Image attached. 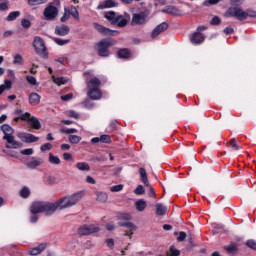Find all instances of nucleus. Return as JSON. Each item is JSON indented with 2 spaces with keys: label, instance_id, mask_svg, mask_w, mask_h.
Returning a JSON list of instances; mask_svg holds the SVG:
<instances>
[{
  "label": "nucleus",
  "instance_id": "25",
  "mask_svg": "<svg viewBox=\"0 0 256 256\" xmlns=\"http://www.w3.org/2000/svg\"><path fill=\"white\" fill-rule=\"evenodd\" d=\"M139 173L142 183L145 185V187H149V178H147V171L145 168H140Z\"/></svg>",
  "mask_w": 256,
  "mask_h": 256
},
{
  "label": "nucleus",
  "instance_id": "14",
  "mask_svg": "<svg viewBox=\"0 0 256 256\" xmlns=\"http://www.w3.org/2000/svg\"><path fill=\"white\" fill-rule=\"evenodd\" d=\"M69 31H71V29L65 24H61L55 27V35H58L59 37H65V35H69Z\"/></svg>",
  "mask_w": 256,
  "mask_h": 256
},
{
  "label": "nucleus",
  "instance_id": "28",
  "mask_svg": "<svg viewBox=\"0 0 256 256\" xmlns=\"http://www.w3.org/2000/svg\"><path fill=\"white\" fill-rule=\"evenodd\" d=\"M75 167L78 171H91V167L87 162H77Z\"/></svg>",
  "mask_w": 256,
  "mask_h": 256
},
{
  "label": "nucleus",
  "instance_id": "26",
  "mask_svg": "<svg viewBox=\"0 0 256 256\" xmlns=\"http://www.w3.org/2000/svg\"><path fill=\"white\" fill-rule=\"evenodd\" d=\"M107 199H109L107 192L96 193V201H99V203H107Z\"/></svg>",
  "mask_w": 256,
  "mask_h": 256
},
{
  "label": "nucleus",
  "instance_id": "64",
  "mask_svg": "<svg viewBox=\"0 0 256 256\" xmlns=\"http://www.w3.org/2000/svg\"><path fill=\"white\" fill-rule=\"evenodd\" d=\"M184 239H187V233H185V232H180L179 233V236H178V238H177V241H183Z\"/></svg>",
  "mask_w": 256,
  "mask_h": 256
},
{
  "label": "nucleus",
  "instance_id": "23",
  "mask_svg": "<svg viewBox=\"0 0 256 256\" xmlns=\"http://www.w3.org/2000/svg\"><path fill=\"white\" fill-rule=\"evenodd\" d=\"M28 101L30 105H39L41 103V96L35 92L30 93Z\"/></svg>",
  "mask_w": 256,
  "mask_h": 256
},
{
  "label": "nucleus",
  "instance_id": "10",
  "mask_svg": "<svg viewBox=\"0 0 256 256\" xmlns=\"http://www.w3.org/2000/svg\"><path fill=\"white\" fill-rule=\"evenodd\" d=\"M17 137L21 139L24 143H37V141H39V137L26 132L17 133Z\"/></svg>",
  "mask_w": 256,
  "mask_h": 256
},
{
  "label": "nucleus",
  "instance_id": "37",
  "mask_svg": "<svg viewBox=\"0 0 256 256\" xmlns=\"http://www.w3.org/2000/svg\"><path fill=\"white\" fill-rule=\"evenodd\" d=\"M225 251H227V253H237L238 249L237 246L233 243H230L227 246H224Z\"/></svg>",
  "mask_w": 256,
  "mask_h": 256
},
{
  "label": "nucleus",
  "instance_id": "21",
  "mask_svg": "<svg viewBox=\"0 0 256 256\" xmlns=\"http://www.w3.org/2000/svg\"><path fill=\"white\" fill-rule=\"evenodd\" d=\"M88 97L93 101L101 99V90L99 88L88 90Z\"/></svg>",
  "mask_w": 256,
  "mask_h": 256
},
{
  "label": "nucleus",
  "instance_id": "4",
  "mask_svg": "<svg viewBox=\"0 0 256 256\" xmlns=\"http://www.w3.org/2000/svg\"><path fill=\"white\" fill-rule=\"evenodd\" d=\"M33 47L37 53V55H41L42 57H47V48L45 47V42L41 37H34Z\"/></svg>",
  "mask_w": 256,
  "mask_h": 256
},
{
  "label": "nucleus",
  "instance_id": "32",
  "mask_svg": "<svg viewBox=\"0 0 256 256\" xmlns=\"http://www.w3.org/2000/svg\"><path fill=\"white\" fill-rule=\"evenodd\" d=\"M66 11L68 12V14L72 17H74V19L79 20V11L77 10V8L75 6H70L68 7V9H66Z\"/></svg>",
  "mask_w": 256,
  "mask_h": 256
},
{
  "label": "nucleus",
  "instance_id": "34",
  "mask_svg": "<svg viewBox=\"0 0 256 256\" xmlns=\"http://www.w3.org/2000/svg\"><path fill=\"white\" fill-rule=\"evenodd\" d=\"M28 123H30V125L32 126V129H41V122H39V119L33 116Z\"/></svg>",
  "mask_w": 256,
  "mask_h": 256
},
{
  "label": "nucleus",
  "instance_id": "55",
  "mask_svg": "<svg viewBox=\"0 0 256 256\" xmlns=\"http://www.w3.org/2000/svg\"><path fill=\"white\" fill-rule=\"evenodd\" d=\"M221 0H205L203 5L209 7V5H217Z\"/></svg>",
  "mask_w": 256,
  "mask_h": 256
},
{
  "label": "nucleus",
  "instance_id": "22",
  "mask_svg": "<svg viewBox=\"0 0 256 256\" xmlns=\"http://www.w3.org/2000/svg\"><path fill=\"white\" fill-rule=\"evenodd\" d=\"M1 131L4 134L3 137H11L13 136V133H15V130L9 124H3L1 126Z\"/></svg>",
  "mask_w": 256,
  "mask_h": 256
},
{
  "label": "nucleus",
  "instance_id": "57",
  "mask_svg": "<svg viewBox=\"0 0 256 256\" xmlns=\"http://www.w3.org/2000/svg\"><path fill=\"white\" fill-rule=\"evenodd\" d=\"M21 25L24 27V29H29V27H31V21L28 19H22Z\"/></svg>",
  "mask_w": 256,
  "mask_h": 256
},
{
  "label": "nucleus",
  "instance_id": "49",
  "mask_svg": "<svg viewBox=\"0 0 256 256\" xmlns=\"http://www.w3.org/2000/svg\"><path fill=\"white\" fill-rule=\"evenodd\" d=\"M110 191L112 193H119V191H123V184H118V185L110 187Z\"/></svg>",
  "mask_w": 256,
  "mask_h": 256
},
{
  "label": "nucleus",
  "instance_id": "27",
  "mask_svg": "<svg viewBox=\"0 0 256 256\" xmlns=\"http://www.w3.org/2000/svg\"><path fill=\"white\" fill-rule=\"evenodd\" d=\"M13 87V82L11 80H5L4 84L0 85V95H3L4 91H9Z\"/></svg>",
  "mask_w": 256,
  "mask_h": 256
},
{
  "label": "nucleus",
  "instance_id": "2",
  "mask_svg": "<svg viewBox=\"0 0 256 256\" xmlns=\"http://www.w3.org/2000/svg\"><path fill=\"white\" fill-rule=\"evenodd\" d=\"M85 196V192L79 191L69 196H64L59 199L60 210L69 209L79 203L81 199Z\"/></svg>",
  "mask_w": 256,
  "mask_h": 256
},
{
  "label": "nucleus",
  "instance_id": "19",
  "mask_svg": "<svg viewBox=\"0 0 256 256\" xmlns=\"http://www.w3.org/2000/svg\"><path fill=\"white\" fill-rule=\"evenodd\" d=\"M94 28L98 33H101L102 35H111L113 31L99 23H94Z\"/></svg>",
  "mask_w": 256,
  "mask_h": 256
},
{
  "label": "nucleus",
  "instance_id": "62",
  "mask_svg": "<svg viewBox=\"0 0 256 256\" xmlns=\"http://www.w3.org/2000/svg\"><path fill=\"white\" fill-rule=\"evenodd\" d=\"M21 155H33V148H27L22 150Z\"/></svg>",
  "mask_w": 256,
  "mask_h": 256
},
{
  "label": "nucleus",
  "instance_id": "31",
  "mask_svg": "<svg viewBox=\"0 0 256 256\" xmlns=\"http://www.w3.org/2000/svg\"><path fill=\"white\" fill-rule=\"evenodd\" d=\"M167 213V207L163 204H156V215L163 217Z\"/></svg>",
  "mask_w": 256,
  "mask_h": 256
},
{
  "label": "nucleus",
  "instance_id": "43",
  "mask_svg": "<svg viewBox=\"0 0 256 256\" xmlns=\"http://www.w3.org/2000/svg\"><path fill=\"white\" fill-rule=\"evenodd\" d=\"M31 194V191L29 190L28 187H24L21 189L20 191V195L24 198L27 199V197H29V195Z\"/></svg>",
  "mask_w": 256,
  "mask_h": 256
},
{
  "label": "nucleus",
  "instance_id": "42",
  "mask_svg": "<svg viewBox=\"0 0 256 256\" xmlns=\"http://www.w3.org/2000/svg\"><path fill=\"white\" fill-rule=\"evenodd\" d=\"M3 1L0 3V11H9V0H0Z\"/></svg>",
  "mask_w": 256,
  "mask_h": 256
},
{
  "label": "nucleus",
  "instance_id": "13",
  "mask_svg": "<svg viewBox=\"0 0 256 256\" xmlns=\"http://www.w3.org/2000/svg\"><path fill=\"white\" fill-rule=\"evenodd\" d=\"M167 29H169V24H167L166 22H162L161 24L157 25L152 31V39H155V37H158V35H161V33L167 31Z\"/></svg>",
  "mask_w": 256,
  "mask_h": 256
},
{
  "label": "nucleus",
  "instance_id": "56",
  "mask_svg": "<svg viewBox=\"0 0 256 256\" xmlns=\"http://www.w3.org/2000/svg\"><path fill=\"white\" fill-rule=\"evenodd\" d=\"M26 81L29 83V85H37V79L33 76H27Z\"/></svg>",
  "mask_w": 256,
  "mask_h": 256
},
{
  "label": "nucleus",
  "instance_id": "20",
  "mask_svg": "<svg viewBox=\"0 0 256 256\" xmlns=\"http://www.w3.org/2000/svg\"><path fill=\"white\" fill-rule=\"evenodd\" d=\"M44 249H47V243H41L37 247L30 249L29 255H40V253H43Z\"/></svg>",
  "mask_w": 256,
  "mask_h": 256
},
{
  "label": "nucleus",
  "instance_id": "6",
  "mask_svg": "<svg viewBox=\"0 0 256 256\" xmlns=\"http://www.w3.org/2000/svg\"><path fill=\"white\" fill-rule=\"evenodd\" d=\"M101 229L99 228V225H82L78 228V235H91V233H99Z\"/></svg>",
  "mask_w": 256,
  "mask_h": 256
},
{
  "label": "nucleus",
  "instance_id": "24",
  "mask_svg": "<svg viewBox=\"0 0 256 256\" xmlns=\"http://www.w3.org/2000/svg\"><path fill=\"white\" fill-rule=\"evenodd\" d=\"M117 7V2L115 0H106L104 3L98 5L97 9H111Z\"/></svg>",
  "mask_w": 256,
  "mask_h": 256
},
{
  "label": "nucleus",
  "instance_id": "15",
  "mask_svg": "<svg viewBox=\"0 0 256 256\" xmlns=\"http://www.w3.org/2000/svg\"><path fill=\"white\" fill-rule=\"evenodd\" d=\"M191 43L194 45H201L205 41V35L201 32H194L190 38Z\"/></svg>",
  "mask_w": 256,
  "mask_h": 256
},
{
  "label": "nucleus",
  "instance_id": "29",
  "mask_svg": "<svg viewBox=\"0 0 256 256\" xmlns=\"http://www.w3.org/2000/svg\"><path fill=\"white\" fill-rule=\"evenodd\" d=\"M117 55L119 59H129V57H131V53L129 52V49H126V48L118 50Z\"/></svg>",
  "mask_w": 256,
  "mask_h": 256
},
{
  "label": "nucleus",
  "instance_id": "53",
  "mask_svg": "<svg viewBox=\"0 0 256 256\" xmlns=\"http://www.w3.org/2000/svg\"><path fill=\"white\" fill-rule=\"evenodd\" d=\"M244 13H245L244 20L247 19V17H256V11L255 10L248 9V10L244 11Z\"/></svg>",
  "mask_w": 256,
  "mask_h": 256
},
{
  "label": "nucleus",
  "instance_id": "61",
  "mask_svg": "<svg viewBox=\"0 0 256 256\" xmlns=\"http://www.w3.org/2000/svg\"><path fill=\"white\" fill-rule=\"evenodd\" d=\"M69 17H70L69 12L67 11V9H65L64 15L61 17L60 21L62 23H65V21H67Z\"/></svg>",
  "mask_w": 256,
  "mask_h": 256
},
{
  "label": "nucleus",
  "instance_id": "12",
  "mask_svg": "<svg viewBox=\"0 0 256 256\" xmlns=\"http://www.w3.org/2000/svg\"><path fill=\"white\" fill-rule=\"evenodd\" d=\"M119 227H125L126 230H124V235L130 237L133 234L134 231H137V226L131 222H119Z\"/></svg>",
  "mask_w": 256,
  "mask_h": 256
},
{
  "label": "nucleus",
  "instance_id": "45",
  "mask_svg": "<svg viewBox=\"0 0 256 256\" xmlns=\"http://www.w3.org/2000/svg\"><path fill=\"white\" fill-rule=\"evenodd\" d=\"M53 82L56 85H65V83H67V78H63V77L54 78Z\"/></svg>",
  "mask_w": 256,
  "mask_h": 256
},
{
  "label": "nucleus",
  "instance_id": "30",
  "mask_svg": "<svg viewBox=\"0 0 256 256\" xmlns=\"http://www.w3.org/2000/svg\"><path fill=\"white\" fill-rule=\"evenodd\" d=\"M163 13H169L170 15H181V10H179L175 6H169L165 10H163Z\"/></svg>",
  "mask_w": 256,
  "mask_h": 256
},
{
  "label": "nucleus",
  "instance_id": "51",
  "mask_svg": "<svg viewBox=\"0 0 256 256\" xmlns=\"http://www.w3.org/2000/svg\"><path fill=\"white\" fill-rule=\"evenodd\" d=\"M100 143H111V136L103 134L100 136Z\"/></svg>",
  "mask_w": 256,
  "mask_h": 256
},
{
  "label": "nucleus",
  "instance_id": "50",
  "mask_svg": "<svg viewBox=\"0 0 256 256\" xmlns=\"http://www.w3.org/2000/svg\"><path fill=\"white\" fill-rule=\"evenodd\" d=\"M230 147L233 149V151H239L241 149V146L237 145V140L235 139L230 141Z\"/></svg>",
  "mask_w": 256,
  "mask_h": 256
},
{
  "label": "nucleus",
  "instance_id": "54",
  "mask_svg": "<svg viewBox=\"0 0 256 256\" xmlns=\"http://www.w3.org/2000/svg\"><path fill=\"white\" fill-rule=\"evenodd\" d=\"M31 118H33V116H31V113H29V112H26L20 116V119L22 121H28V123H29V121H31Z\"/></svg>",
  "mask_w": 256,
  "mask_h": 256
},
{
  "label": "nucleus",
  "instance_id": "52",
  "mask_svg": "<svg viewBox=\"0 0 256 256\" xmlns=\"http://www.w3.org/2000/svg\"><path fill=\"white\" fill-rule=\"evenodd\" d=\"M246 247H249L250 249H253L256 251V241L255 240H247L245 243Z\"/></svg>",
  "mask_w": 256,
  "mask_h": 256
},
{
  "label": "nucleus",
  "instance_id": "47",
  "mask_svg": "<svg viewBox=\"0 0 256 256\" xmlns=\"http://www.w3.org/2000/svg\"><path fill=\"white\" fill-rule=\"evenodd\" d=\"M135 195H145V188L143 185H138L134 190Z\"/></svg>",
  "mask_w": 256,
  "mask_h": 256
},
{
  "label": "nucleus",
  "instance_id": "39",
  "mask_svg": "<svg viewBox=\"0 0 256 256\" xmlns=\"http://www.w3.org/2000/svg\"><path fill=\"white\" fill-rule=\"evenodd\" d=\"M49 162L52 163V165H59L61 163V159L59 157L54 156L53 154H49Z\"/></svg>",
  "mask_w": 256,
  "mask_h": 256
},
{
  "label": "nucleus",
  "instance_id": "41",
  "mask_svg": "<svg viewBox=\"0 0 256 256\" xmlns=\"http://www.w3.org/2000/svg\"><path fill=\"white\" fill-rule=\"evenodd\" d=\"M77 129L75 128H68V129H65V128H62L60 129V133H64L65 135H73V133H77Z\"/></svg>",
  "mask_w": 256,
  "mask_h": 256
},
{
  "label": "nucleus",
  "instance_id": "58",
  "mask_svg": "<svg viewBox=\"0 0 256 256\" xmlns=\"http://www.w3.org/2000/svg\"><path fill=\"white\" fill-rule=\"evenodd\" d=\"M221 23V19L218 16H214L210 21V25H219Z\"/></svg>",
  "mask_w": 256,
  "mask_h": 256
},
{
  "label": "nucleus",
  "instance_id": "3",
  "mask_svg": "<svg viewBox=\"0 0 256 256\" xmlns=\"http://www.w3.org/2000/svg\"><path fill=\"white\" fill-rule=\"evenodd\" d=\"M113 42L109 39H103L96 44L99 57H109V48Z\"/></svg>",
  "mask_w": 256,
  "mask_h": 256
},
{
  "label": "nucleus",
  "instance_id": "44",
  "mask_svg": "<svg viewBox=\"0 0 256 256\" xmlns=\"http://www.w3.org/2000/svg\"><path fill=\"white\" fill-rule=\"evenodd\" d=\"M14 65H22L23 64V56L22 55H15L13 60Z\"/></svg>",
  "mask_w": 256,
  "mask_h": 256
},
{
  "label": "nucleus",
  "instance_id": "5",
  "mask_svg": "<svg viewBox=\"0 0 256 256\" xmlns=\"http://www.w3.org/2000/svg\"><path fill=\"white\" fill-rule=\"evenodd\" d=\"M226 17H235V19H238V21H245V11L241 9V7H230L226 13Z\"/></svg>",
  "mask_w": 256,
  "mask_h": 256
},
{
  "label": "nucleus",
  "instance_id": "11",
  "mask_svg": "<svg viewBox=\"0 0 256 256\" xmlns=\"http://www.w3.org/2000/svg\"><path fill=\"white\" fill-rule=\"evenodd\" d=\"M56 209H61L59 205V200L51 203V202H44V211L45 215H53Z\"/></svg>",
  "mask_w": 256,
  "mask_h": 256
},
{
  "label": "nucleus",
  "instance_id": "9",
  "mask_svg": "<svg viewBox=\"0 0 256 256\" xmlns=\"http://www.w3.org/2000/svg\"><path fill=\"white\" fill-rule=\"evenodd\" d=\"M147 23V12L133 14L131 25H145Z\"/></svg>",
  "mask_w": 256,
  "mask_h": 256
},
{
  "label": "nucleus",
  "instance_id": "48",
  "mask_svg": "<svg viewBox=\"0 0 256 256\" xmlns=\"http://www.w3.org/2000/svg\"><path fill=\"white\" fill-rule=\"evenodd\" d=\"M54 43H56V45H60V46L67 45V43H69V39L55 38Z\"/></svg>",
  "mask_w": 256,
  "mask_h": 256
},
{
  "label": "nucleus",
  "instance_id": "59",
  "mask_svg": "<svg viewBox=\"0 0 256 256\" xmlns=\"http://www.w3.org/2000/svg\"><path fill=\"white\" fill-rule=\"evenodd\" d=\"M62 101H71L73 99V93H69L60 97Z\"/></svg>",
  "mask_w": 256,
  "mask_h": 256
},
{
  "label": "nucleus",
  "instance_id": "60",
  "mask_svg": "<svg viewBox=\"0 0 256 256\" xmlns=\"http://www.w3.org/2000/svg\"><path fill=\"white\" fill-rule=\"evenodd\" d=\"M106 244L109 249H113V247H115V240H113V238H109L106 240Z\"/></svg>",
  "mask_w": 256,
  "mask_h": 256
},
{
  "label": "nucleus",
  "instance_id": "8",
  "mask_svg": "<svg viewBox=\"0 0 256 256\" xmlns=\"http://www.w3.org/2000/svg\"><path fill=\"white\" fill-rule=\"evenodd\" d=\"M4 141H6L5 147L6 149H21L23 147V143L15 140V136H7L3 137Z\"/></svg>",
  "mask_w": 256,
  "mask_h": 256
},
{
  "label": "nucleus",
  "instance_id": "7",
  "mask_svg": "<svg viewBox=\"0 0 256 256\" xmlns=\"http://www.w3.org/2000/svg\"><path fill=\"white\" fill-rule=\"evenodd\" d=\"M57 15H59V9L52 4H49L43 11V16L46 21H53Z\"/></svg>",
  "mask_w": 256,
  "mask_h": 256
},
{
  "label": "nucleus",
  "instance_id": "33",
  "mask_svg": "<svg viewBox=\"0 0 256 256\" xmlns=\"http://www.w3.org/2000/svg\"><path fill=\"white\" fill-rule=\"evenodd\" d=\"M135 207L137 211H145V208L147 207V202L143 199H140L135 202Z\"/></svg>",
  "mask_w": 256,
  "mask_h": 256
},
{
  "label": "nucleus",
  "instance_id": "36",
  "mask_svg": "<svg viewBox=\"0 0 256 256\" xmlns=\"http://www.w3.org/2000/svg\"><path fill=\"white\" fill-rule=\"evenodd\" d=\"M19 15H21V12H19V11L10 12L8 14V16L6 17V21H15V19H17V17H19Z\"/></svg>",
  "mask_w": 256,
  "mask_h": 256
},
{
  "label": "nucleus",
  "instance_id": "35",
  "mask_svg": "<svg viewBox=\"0 0 256 256\" xmlns=\"http://www.w3.org/2000/svg\"><path fill=\"white\" fill-rule=\"evenodd\" d=\"M181 255V251H179L175 246H171L169 250L166 252V256H179Z\"/></svg>",
  "mask_w": 256,
  "mask_h": 256
},
{
  "label": "nucleus",
  "instance_id": "40",
  "mask_svg": "<svg viewBox=\"0 0 256 256\" xmlns=\"http://www.w3.org/2000/svg\"><path fill=\"white\" fill-rule=\"evenodd\" d=\"M70 143H72V145H77V143H79L81 141V136H77V135H70L68 137Z\"/></svg>",
  "mask_w": 256,
  "mask_h": 256
},
{
  "label": "nucleus",
  "instance_id": "16",
  "mask_svg": "<svg viewBox=\"0 0 256 256\" xmlns=\"http://www.w3.org/2000/svg\"><path fill=\"white\" fill-rule=\"evenodd\" d=\"M45 202H34L30 208L32 215H37V213H43Z\"/></svg>",
  "mask_w": 256,
  "mask_h": 256
},
{
  "label": "nucleus",
  "instance_id": "1",
  "mask_svg": "<svg viewBox=\"0 0 256 256\" xmlns=\"http://www.w3.org/2000/svg\"><path fill=\"white\" fill-rule=\"evenodd\" d=\"M105 19H107L112 25H117V27H125L129 21H131V16L129 13L117 14L113 11L105 13Z\"/></svg>",
  "mask_w": 256,
  "mask_h": 256
},
{
  "label": "nucleus",
  "instance_id": "63",
  "mask_svg": "<svg viewBox=\"0 0 256 256\" xmlns=\"http://www.w3.org/2000/svg\"><path fill=\"white\" fill-rule=\"evenodd\" d=\"M86 183H89L90 185H95L97 182L95 181V178L91 176H86Z\"/></svg>",
  "mask_w": 256,
  "mask_h": 256
},
{
  "label": "nucleus",
  "instance_id": "46",
  "mask_svg": "<svg viewBox=\"0 0 256 256\" xmlns=\"http://www.w3.org/2000/svg\"><path fill=\"white\" fill-rule=\"evenodd\" d=\"M53 149V145L51 143H45L40 147V151L45 153V151H51Z\"/></svg>",
  "mask_w": 256,
  "mask_h": 256
},
{
  "label": "nucleus",
  "instance_id": "18",
  "mask_svg": "<svg viewBox=\"0 0 256 256\" xmlns=\"http://www.w3.org/2000/svg\"><path fill=\"white\" fill-rule=\"evenodd\" d=\"M86 85L89 90L99 89V87H101V80H99V78L97 77H93L92 79L86 82Z\"/></svg>",
  "mask_w": 256,
  "mask_h": 256
},
{
  "label": "nucleus",
  "instance_id": "17",
  "mask_svg": "<svg viewBox=\"0 0 256 256\" xmlns=\"http://www.w3.org/2000/svg\"><path fill=\"white\" fill-rule=\"evenodd\" d=\"M42 163L43 159L32 157L30 161L26 162V167H28V169H37V167H39Z\"/></svg>",
  "mask_w": 256,
  "mask_h": 256
},
{
  "label": "nucleus",
  "instance_id": "38",
  "mask_svg": "<svg viewBox=\"0 0 256 256\" xmlns=\"http://www.w3.org/2000/svg\"><path fill=\"white\" fill-rule=\"evenodd\" d=\"M49 0H28V5H31V7H35L37 5H45Z\"/></svg>",
  "mask_w": 256,
  "mask_h": 256
}]
</instances>
